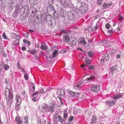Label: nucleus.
<instances>
[{
	"label": "nucleus",
	"mask_w": 124,
	"mask_h": 124,
	"mask_svg": "<svg viewBox=\"0 0 124 124\" xmlns=\"http://www.w3.org/2000/svg\"><path fill=\"white\" fill-rule=\"evenodd\" d=\"M23 42L25 43H27V42H28V41H27L26 40V39H24L23 40Z\"/></svg>",
	"instance_id": "59"
},
{
	"label": "nucleus",
	"mask_w": 124,
	"mask_h": 124,
	"mask_svg": "<svg viewBox=\"0 0 124 124\" xmlns=\"http://www.w3.org/2000/svg\"><path fill=\"white\" fill-rule=\"evenodd\" d=\"M119 20H121L123 19V17L121 15H119Z\"/></svg>",
	"instance_id": "53"
},
{
	"label": "nucleus",
	"mask_w": 124,
	"mask_h": 124,
	"mask_svg": "<svg viewBox=\"0 0 124 124\" xmlns=\"http://www.w3.org/2000/svg\"><path fill=\"white\" fill-rule=\"evenodd\" d=\"M58 51V50H55L53 54V57L54 58L57 55Z\"/></svg>",
	"instance_id": "22"
},
{
	"label": "nucleus",
	"mask_w": 124,
	"mask_h": 124,
	"mask_svg": "<svg viewBox=\"0 0 124 124\" xmlns=\"http://www.w3.org/2000/svg\"><path fill=\"white\" fill-rule=\"evenodd\" d=\"M96 118L94 117H93L92 119H91V124H93L95 123L96 121Z\"/></svg>",
	"instance_id": "27"
},
{
	"label": "nucleus",
	"mask_w": 124,
	"mask_h": 124,
	"mask_svg": "<svg viewBox=\"0 0 124 124\" xmlns=\"http://www.w3.org/2000/svg\"><path fill=\"white\" fill-rule=\"evenodd\" d=\"M120 55L119 54H118L116 56V58H119L120 57Z\"/></svg>",
	"instance_id": "57"
},
{
	"label": "nucleus",
	"mask_w": 124,
	"mask_h": 124,
	"mask_svg": "<svg viewBox=\"0 0 124 124\" xmlns=\"http://www.w3.org/2000/svg\"><path fill=\"white\" fill-rule=\"evenodd\" d=\"M118 68V66L116 65H115L111 67L110 70V74L112 75L114 74V73L117 70Z\"/></svg>",
	"instance_id": "5"
},
{
	"label": "nucleus",
	"mask_w": 124,
	"mask_h": 124,
	"mask_svg": "<svg viewBox=\"0 0 124 124\" xmlns=\"http://www.w3.org/2000/svg\"><path fill=\"white\" fill-rule=\"evenodd\" d=\"M17 67L18 69H20V66L19 62H18L17 63Z\"/></svg>",
	"instance_id": "48"
},
{
	"label": "nucleus",
	"mask_w": 124,
	"mask_h": 124,
	"mask_svg": "<svg viewBox=\"0 0 124 124\" xmlns=\"http://www.w3.org/2000/svg\"><path fill=\"white\" fill-rule=\"evenodd\" d=\"M20 104H19L18 105H17L16 104V105L15 106V108L16 110H18L20 108Z\"/></svg>",
	"instance_id": "38"
},
{
	"label": "nucleus",
	"mask_w": 124,
	"mask_h": 124,
	"mask_svg": "<svg viewBox=\"0 0 124 124\" xmlns=\"http://www.w3.org/2000/svg\"><path fill=\"white\" fill-rule=\"evenodd\" d=\"M84 7H83L82 6H81V7H80L79 8V9L80 10H82V11H83V12L84 13L85 12V9H84Z\"/></svg>",
	"instance_id": "41"
},
{
	"label": "nucleus",
	"mask_w": 124,
	"mask_h": 124,
	"mask_svg": "<svg viewBox=\"0 0 124 124\" xmlns=\"http://www.w3.org/2000/svg\"><path fill=\"white\" fill-rule=\"evenodd\" d=\"M50 8H51L52 9H54V7L52 5L50 4L48 5L47 7L46 10L47 12L49 11L51 12V10H50Z\"/></svg>",
	"instance_id": "21"
},
{
	"label": "nucleus",
	"mask_w": 124,
	"mask_h": 124,
	"mask_svg": "<svg viewBox=\"0 0 124 124\" xmlns=\"http://www.w3.org/2000/svg\"><path fill=\"white\" fill-rule=\"evenodd\" d=\"M2 36L3 37V38L5 39H8V36H7L6 34L5 33H4L3 34Z\"/></svg>",
	"instance_id": "40"
},
{
	"label": "nucleus",
	"mask_w": 124,
	"mask_h": 124,
	"mask_svg": "<svg viewBox=\"0 0 124 124\" xmlns=\"http://www.w3.org/2000/svg\"><path fill=\"white\" fill-rule=\"evenodd\" d=\"M102 0H98L97 3L98 5H100L102 4Z\"/></svg>",
	"instance_id": "43"
},
{
	"label": "nucleus",
	"mask_w": 124,
	"mask_h": 124,
	"mask_svg": "<svg viewBox=\"0 0 124 124\" xmlns=\"http://www.w3.org/2000/svg\"><path fill=\"white\" fill-rule=\"evenodd\" d=\"M38 124H42V122L41 121V119L40 118H38L37 120Z\"/></svg>",
	"instance_id": "42"
},
{
	"label": "nucleus",
	"mask_w": 124,
	"mask_h": 124,
	"mask_svg": "<svg viewBox=\"0 0 124 124\" xmlns=\"http://www.w3.org/2000/svg\"><path fill=\"white\" fill-rule=\"evenodd\" d=\"M56 115H57L56 114L53 115V118L54 120H55L57 119V116H56Z\"/></svg>",
	"instance_id": "50"
},
{
	"label": "nucleus",
	"mask_w": 124,
	"mask_h": 124,
	"mask_svg": "<svg viewBox=\"0 0 124 124\" xmlns=\"http://www.w3.org/2000/svg\"><path fill=\"white\" fill-rule=\"evenodd\" d=\"M41 48L43 50H46L47 48V46L45 43H43L41 45Z\"/></svg>",
	"instance_id": "19"
},
{
	"label": "nucleus",
	"mask_w": 124,
	"mask_h": 124,
	"mask_svg": "<svg viewBox=\"0 0 124 124\" xmlns=\"http://www.w3.org/2000/svg\"><path fill=\"white\" fill-rule=\"evenodd\" d=\"M15 100L16 101V104L18 105L20 104L22 101V99L21 97L19 96V95L17 94L16 96Z\"/></svg>",
	"instance_id": "7"
},
{
	"label": "nucleus",
	"mask_w": 124,
	"mask_h": 124,
	"mask_svg": "<svg viewBox=\"0 0 124 124\" xmlns=\"http://www.w3.org/2000/svg\"><path fill=\"white\" fill-rule=\"evenodd\" d=\"M21 12H22L23 13V10H24V9H22V7L21 8Z\"/></svg>",
	"instance_id": "62"
},
{
	"label": "nucleus",
	"mask_w": 124,
	"mask_h": 124,
	"mask_svg": "<svg viewBox=\"0 0 124 124\" xmlns=\"http://www.w3.org/2000/svg\"><path fill=\"white\" fill-rule=\"evenodd\" d=\"M5 96L7 101L8 102L9 105H11L13 100V95L12 93L13 90L6 88L5 89Z\"/></svg>",
	"instance_id": "1"
},
{
	"label": "nucleus",
	"mask_w": 124,
	"mask_h": 124,
	"mask_svg": "<svg viewBox=\"0 0 124 124\" xmlns=\"http://www.w3.org/2000/svg\"><path fill=\"white\" fill-rule=\"evenodd\" d=\"M20 10V8L18 6L16 7L15 8V11L13 14V16L15 17L17 16V14L19 12V11Z\"/></svg>",
	"instance_id": "11"
},
{
	"label": "nucleus",
	"mask_w": 124,
	"mask_h": 124,
	"mask_svg": "<svg viewBox=\"0 0 124 124\" xmlns=\"http://www.w3.org/2000/svg\"><path fill=\"white\" fill-rule=\"evenodd\" d=\"M29 8V6L27 5H24L23 6L22 9H24V10H23V13L25 12H26L28 11Z\"/></svg>",
	"instance_id": "16"
},
{
	"label": "nucleus",
	"mask_w": 124,
	"mask_h": 124,
	"mask_svg": "<svg viewBox=\"0 0 124 124\" xmlns=\"http://www.w3.org/2000/svg\"><path fill=\"white\" fill-rule=\"evenodd\" d=\"M3 66L4 69L6 70L8 69L9 68V66L7 64H4Z\"/></svg>",
	"instance_id": "36"
},
{
	"label": "nucleus",
	"mask_w": 124,
	"mask_h": 124,
	"mask_svg": "<svg viewBox=\"0 0 124 124\" xmlns=\"http://www.w3.org/2000/svg\"><path fill=\"white\" fill-rule=\"evenodd\" d=\"M19 40H16V41H14V42L13 43L14 45H18L19 44Z\"/></svg>",
	"instance_id": "31"
},
{
	"label": "nucleus",
	"mask_w": 124,
	"mask_h": 124,
	"mask_svg": "<svg viewBox=\"0 0 124 124\" xmlns=\"http://www.w3.org/2000/svg\"><path fill=\"white\" fill-rule=\"evenodd\" d=\"M104 58L106 60H108L109 59V57L107 54H106L103 56Z\"/></svg>",
	"instance_id": "29"
},
{
	"label": "nucleus",
	"mask_w": 124,
	"mask_h": 124,
	"mask_svg": "<svg viewBox=\"0 0 124 124\" xmlns=\"http://www.w3.org/2000/svg\"><path fill=\"white\" fill-rule=\"evenodd\" d=\"M3 66H0V73L1 72Z\"/></svg>",
	"instance_id": "60"
},
{
	"label": "nucleus",
	"mask_w": 124,
	"mask_h": 124,
	"mask_svg": "<svg viewBox=\"0 0 124 124\" xmlns=\"http://www.w3.org/2000/svg\"><path fill=\"white\" fill-rule=\"evenodd\" d=\"M35 59H36L37 60H38V56H36L35 57Z\"/></svg>",
	"instance_id": "64"
},
{
	"label": "nucleus",
	"mask_w": 124,
	"mask_h": 124,
	"mask_svg": "<svg viewBox=\"0 0 124 124\" xmlns=\"http://www.w3.org/2000/svg\"><path fill=\"white\" fill-rule=\"evenodd\" d=\"M57 94L60 96H63L65 94L64 90L62 89H58L57 90Z\"/></svg>",
	"instance_id": "8"
},
{
	"label": "nucleus",
	"mask_w": 124,
	"mask_h": 124,
	"mask_svg": "<svg viewBox=\"0 0 124 124\" xmlns=\"http://www.w3.org/2000/svg\"><path fill=\"white\" fill-rule=\"evenodd\" d=\"M54 0H48V2L49 4L51 5L53 4Z\"/></svg>",
	"instance_id": "45"
},
{
	"label": "nucleus",
	"mask_w": 124,
	"mask_h": 124,
	"mask_svg": "<svg viewBox=\"0 0 124 124\" xmlns=\"http://www.w3.org/2000/svg\"><path fill=\"white\" fill-rule=\"evenodd\" d=\"M89 28L91 30V31H95L97 29V26H95L93 28L92 27L90 26L89 27Z\"/></svg>",
	"instance_id": "30"
},
{
	"label": "nucleus",
	"mask_w": 124,
	"mask_h": 124,
	"mask_svg": "<svg viewBox=\"0 0 124 124\" xmlns=\"http://www.w3.org/2000/svg\"><path fill=\"white\" fill-rule=\"evenodd\" d=\"M32 100L33 101L35 102L37 101V99L36 98L34 97L32 99Z\"/></svg>",
	"instance_id": "52"
},
{
	"label": "nucleus",
	"mask_w": 124,
	"mask_h": 124,
	"mask_svg": "<svg viewBox=\"0 0 124 124\" xmlns=\"http://www.w3.org/2000/svg\"><path fill=\"white\" fill-rule=\"evenodd\" d=\"M59 1L61 5L64 8H67L69 6V3L66 0H59Z\"/></svg>",
	"instance_id": "3"
},
{
	"label": "nucleus",
	"mask_w": 124,
	"mask_h": 124,
	"mask_svg": "<svg viewBox=\"0 0 124 124\" xmlns=\"http://www.w3.org/2000/svg\"><path fill=\"white\" fill-rule=\"evenodd\" d=\"M94 78V77L93 76H91L90 77L87 78L85 80H81L78 84L75 86V88L78 89L81 87V85L84 82H89L92 80Z\"/></svg>",
	"instance_id": "2"
},
{
	"label": "nucleus",
	"mask_w": 124,
	"mask_h": 124,
	"mask_svg": "<svg viewBox=\"0 0 124 124\" xmlns=\"http://www.w3.org/2000/svg\"><path fill=\"white\" fill-rule=\"evenodd\" d=\"M64 38L65 39V41H66L67 42L69 41V39L68 36L67 35L65 36L64 37Z\"/></svg>",
	"instance_id": "35"
},
{
	"label": "nucleus",
	"mask_w": 124,
	"mask_h": 124,
	"mask_svg": "<svg viewBox=\"0 0 124 124\" xmlns=\"http://www.w3.org/2000/svg\"><path fill=\"white\" fill-rule=\"evenodd\" d=\"M113 31L112 30H109L108 31V32L109 33H111L113 32Z\"/></svg>",
	"instance_id": "55"
},
{
	"label": "nucleus",
	"mask_w": 124,
	"mask_h": 124,
	"mask_svg": "<svg viewBox=\"0 0 124 124\" xmlns=\"http://www.w3.org/2000/svg\"><path fill=\"white\" fill-rule=\"evenodd\" d=\"M69 93L73 97H77L79 96V94L78 93H75L73 91H70L69 92Z\"/></svg>",
	"instance_id": "10"
},
{
	"label": "nucleus",
	"mask_w": 124,
	"mask_h": 124,
	"mask_svg": "<svg viewBox=\"0 0 124 124\" xmlns=\"http://www.w3.org/2000/svg\"><path fill=\"white\" fill-rule=\"evenodd\" d=\"M115 101H108L107 102V104L109 106H112L115 105Z\"/></svg>",
	"instance_id": "13"
},
{
	"label": "nucleus",
	"mask_w": 124,
	"mask_h": 124,
	"mask_svg": "<svg viewBox=\"0 0 124 124\" xmlns=\"http://www.w3.org/2000/svg\"><path fill=\"white\" fill-rule=\"evenodd\" d=\"M51 8H50V10H51V11L52 13H53V15L54 16L55 15V14H56V12L55 10L54 9H54H52Z\"/></svg>",
	"instance_id": "34"
},
{
	"label": "nucleus",
	"mask_w": 124,
	"mask_h": 124,
	"mask_svg": "<svg viewBox=\"0 0 124 124\" xmlns=\"http://www.w3.org/2000/svg\"><path fill=\"white\" fill-rule=\"evenodd\" d=\"M78 42L80 44H82L84 45H85L86 44V42L85 40L84 39H79L78 40Z\"/></svg>",
	"instance_id": "18"
},
{
	"label": "nucleus",
	"mask_w": 124,
	"mask_h": 124,
	"mask_svg": "<svg viewBox=\"0 0 124 124\" xmlns=\"http://www.w3.org/2000/svg\"><path fill=\"white\" fill-rule=\"evenodd\" d=\"M22 49L23 50H24L26 49V48L25 47H22Z\"/></svg>",
	"instance_id": "61"
},
{
	"label": "nucleus",
	"mask_w": 124,
	"mask_h": 124,
	"mask_svg": "<svg viewBox=\"0 0 124 124\" xmlns=\"http://www.w3.org/2000/svg\"><path fill=\"white\" fill-rule=\"evenodd\" d=\"M73 117L72 116H70L69 118L68 124H73L72 121L73 120Z\"/></svg>",
	"instance_id": "20"
},
{
	"label": "nucleus",
	"mask_w": 124,
	"mask_h": 124,
	"mask_svg": "<svg viewBox=\"0 0 124 124\" xmlns=\"http://www.w3.org/2000/svg\"><path fill=\"white\" fill-rule=\"evenodd\" d=\"M28 117L27 116H25L24 118V122L25 124H28Z\"/></svg>",
	"instance_id": "26"
},
{
	"label": "nucleus",
	"mask_w": 124,
	"mask_h": 124,
	"mask_svg": "<svg viewBox=\"0 0 124 124\" xmlns=\"http://www.w3.org/2000/svg\"><path fill=\"white\" fill-rule=\"evenodd\" d=\"M90 61L89 60H87L86 62L85 66H87L90 64Z\"/></svg>",
	"instance_id": "49"
},
{
	"label": "nucleus",
	"mask_w": 124,
	"mask_h": 124,
	"mask_svg": "<svg viewBox=\"0 0 124 124\" xmlns=\"http://www.w3.org/2000/svg\"><path fill=\"white\" fill-rule=\"evenodd\" d=\"M31 85H32V88L30 91V92H33L34 91L35 89V85L33 83H31Z\"/></svg>",
	"instance_id": "33"
},
{
	"label": "nucleus",
	"mask_w": 124,
	"mask_h": 124,
	"mask_svg": "<svg viewBox=\"0 0 124 124\" xmlns=\"http://www.w3.org/2000/svg\"><path fill=\"white\" fill-rule=\"evenodd\" d=\"M28 51L30 53L32 54H36L37 51L36 50H28Z\"/></svg>",
	"instance_id": "25"
},
{
	"label": "nucleus",
	"mask_w": 124,
	"mask_h": 124,
	"mask_svg": "<svg viewBox=\"0 0 124 124\" xmlns=\"http://www.w3.org/2000/svg\"><path fill=\"white\" fill-rule=\"evenodd\" d=\"M58 119L59 121L61 123H62L64 121V120L62 118H61V116H59L58 117Z\"/></svg>",
	"instance_id": "37"
},
{
	"label": "nucleus",
	"mask_w": 124,
	"mask_h": 124,
	"mask_svg": "<svg viewBox=\"0 0 124 124\" xmlns=\"http://www.w3.org/2000/svg\"><path fill=\"white\" fill-rule=\"evenodd\" d=\"M71 12V11H70L68 12V18L70 20H73L75 18V15H74V14Z\"/></svg>",
	"instance_id": "9"
},
{
	"label": "nucleus",
	"mask_w": 124,
	"mask_h": 124,
	"mask_svg": "<svg viewBox=\"0 0 124 124\" xmlns=\"http://www.w3.org/2000/svg\"><path fill=\"white\" fill-rule=\"evenodd\" d=\"M31 9L33 10L31 12V13L32 14H35L36 12L35 9L34 8H32Z\"/></svg>",
	"instance_id": "44"
},
{
	"label": "nucleus",
	"mask_w": 124,
	"mask_h": 124,
	"mask_svg": "<svg viewBox=\"0 0 124 124\" xmlns=\"http://www.w3.org/2000/svg\"><path fill=\"white\" fill-rule=\"evenodd\" d=\"M109 42L107 40H105L104 41H103V42L104 43H106V44H104L103 45V46H107V45L106 44L108 43V42Z\"/></svg>",
	"instance_id": "47"
},
{
	"label": "nucleus",
	"mask_w": 124,
	"mask_h": 124,
	"mask_svg": "<svg viewBox=\"0 0 124 124\" xmlns=\"http://www.w3.org/2000/svg\"><path fill=\"white\" fill-rule=\"evenodd\" d=\"M68 113L67 110H65L63 112V117L64 118L66 119L68 118Z\"/></svg>",
	"instance_id": "24"
},
{
	"label": "nucleus",
	"mask_w": 124,
	"mask_h": 124,
	"mask_svg": "<svg viewBox=\"0 0 124 124\" xmlns=\"http://www.w3.org/2000/svg\"><path fill=\"white\" fill-rule=\"evenodd\" d=\"M87 54L90 57H91L94 54V53L92 51H89L88 52Z\"/></svg>",
	"instance_id": "32"
},
{
	"label": "nucleus",
	"mask_w": 124,
	"mask_h": 124,
	"mask_svg": "<svg viewBox=\"0 0 124 124\" xmlns=\"http://www.w3.org/2000/svg\"><path fill=\"white\" fill-rule=\"evenodd\" d=\"M5 82L7 84H8L9 83V81L8 79H6Z\"/></svg>",
	"instance_id": "54"
},
{
	"label": "nucleus",
	"mask_w": 124,
	"mask_h": 124,
	"mask_svg": "<svg viewBox=\"0 0 124 124\" xmlns=\"http://www.w3.org/2000/svg\"><path fill=\"white\" fill-rule=\"evenodd\" d=\"M24 77L26 80H27L28 79V74L26 73L24 75Z\"/></svg>",
	"instance_id": "39"
},
{
	"label": "nucleus",
	"mask_w": 124,
	"mask_h": 124,
	"mask_svg": "<svg viewBox=\"0 0 124 124\" xmlns=\"http://www.w3.org/2000/svg\"><path fill=\"white\" fill-rule=\"evenodd\" d=\"M112 4L111 3H109L108 4L104 3L102 6V8L103 9L107 8L109 6L111 5Z\"/></svg>",
	"instance_id": "15"
},
{
	"label": "nucleus",
	"mask_w": 124,
	"mask_h": 124,
	"mask_svg": "<svg viewBox=\"0 0 124 124\" xmlns=\"http://www.w3.org/2000/svg\"><path fill=\"white\" fill-rule=\"evenodd\" d=\"M14 35H13L14 38L16 40H19L20 39V36L17 34L14 33Z\"/></svg>",
	"instance_id": "23"
},
{
	"label": "nucleus",
	"mask_w": 124,
	"mask_h": 124,
	"mask_svg": "<svg viewBox=\"0 0 124 124\" xmlns=\"http://www.w3.org/2000/svg\"><path fill=\"white\" fill-rule=\"evenodd\" d=\"M48 111L51 113H53L54 111L53 108L52 106H50L48 108Z\"/></svg>",
	"instance_id": "28"
},
{
	"label": "nucleus",
	"mask_w": 124,
	"mask_h": 124,
	"mask_svg": "<svg viewBox=\"0 0 124 124\" xmlns=\"http://www.w3.org/2000/svg\"><path fill=\"white\" fill-rule=\"evenodd\" d=\"M90 69H93L94 68V67L92 65H91L89 67Z\"/></svg>",
	"instance_id": "58"
},
{
	"label": "nucleus",
	"mask_w": 124,
	"mask_h": 124,
	"mask_svg": "<svg viewBox=\"0 0 124 124\" xmlns=\"http://www.w3.org/2000/svg\"><path fill=\"white\" fill-rule=\"evenodd\" d=\"M45 92L44 91L43 89L41 88L39 89L38 91L37 92L35 93H33V96H35L37 94H45Z\"/></svg>",
	"instance_id": "12"
},
{
	"label": "nucleus",
	"mask_w": 124,
	"mask_h": 124,
	"mask_svg": "<svg viewBox=\"0 0 124 124\" xmlns=\"http://www.w3.org/2000/svg\"><path fill=\"white\" fill-rule=\"evenodd\" d=\"M109 24H106L105 25V27L107 29H108L109 28Z\"/></svg>",
	"instance_id": "51"
},
{
	"label": "nucleus",
	"mask_w": 124,
	"mask_h": 124,
	"mask_svg": "<svg viewBox=\"0 0 124 124\" xmlns=\"http://www.w3.org/2000/svg\"><path fill=\"white\" fill-rule=\"evenodd\" d=\"M79 57L81 58H83V56L82 54H80L79 55Z\"/></svg>",
	"instance_id": "56"
},
{
	"label": "nucleus",
	"mask_w": 124,
	"mask_h": 124,
	"mask_svg": "<svg viewBox=\"0 0 124 124\" xmlns=\"http://www.w3.org/2000/svg\"><path fill=\"white\" fill-rule=\"evenodd\" d=\"M122 96V95L121 94H119L116 95L114 96L113 99L114 100H116V99L119 98Z\"/></svg>",
	"instance_id": "17"
},
{
	"label": "nucleus",
	"mask_w": 124,
	"mask_h": 124,
	"mask_svg": "<svg viewBox=\"0 0 124 124\" xmlns=\"http://www.w3.org/2000/svg\"><path fill=\"white\" fill-rule=\"evenodd\" d=\"M27 45L29 46H30V42L29 41H28L27 42Z\"/></svg>",
	"instance_id": "63"
},
{
	"label": "nucleus",
	"mask_w": 124,
	"mask_h": 124,
	"mask_svg": "<svg viewBox=\"0 0 124 124\" xmlns=\"http://www.w3.org/2000/svg\"><path fill=\"white\" fill-rule=\"evenodd\" d=\"M73 113L74 114H76L78 113V112L77 111V109H75L73 110Z\"/></svg>",
	"instance_id": "46"
},
{
	"label": "nucleus",
	"mask_w": 124,
	"mask_h": 124,
	"mask_svg": "<svg viewBox=\"0 0 124 124\" xmlns=\"http://www.w3.org/2000/svg\"><path fill=\"white\" fill-rule=\"evenodd\" d=\"M91 90L93 92H97L100 90V87L97 85H93L91 87Z\"/></svg>",
	"instance_id": "6"
},
{
	"label": "nucleus",
	"mask_w": 124,
	"mask_h": 124,
	"mask_svg": "<svg viewBox=\"0 0 124 124\" xmlns=\"http://www.w3.org/2000/svg\"><path fill=\"white\" fill-rule=\"evenodd\" d=\"M15 121L17 124H22V123H23V122L22 121H20V118L18 116H17L16 117Z\"/></svg>",
	"instance_id": "14"
},
{
	"label": "nucleus",
	"mask_w": 124,
	"mask_h": 124,
	"mask_svg": "<svg viewBox=\"0 0 124 124\" xmlns=\"http://www.w3.org/2000/svg\"><path fill=\"white\" fill-rule=\"evenodd\" d=\"M47 105L45 103H43L41 105L39 106V108L41 112H44L46 110Z\"/></svg>",
	"instance_id": "4"
}]
</instances>
